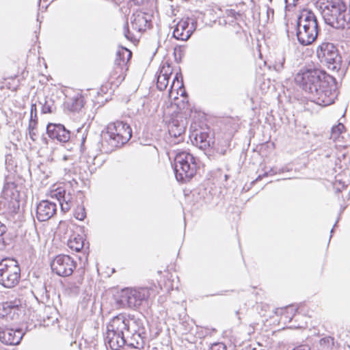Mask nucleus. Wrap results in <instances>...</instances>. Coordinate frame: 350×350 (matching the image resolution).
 Returning <instances> with one entry per match:
<instances>
[{
  "label": "nucleus",
  "instance_id": "f257e3e1",
  "mask_svg": "<svg viewBox=\"0 0 350 350\" xmlns=\"http://www.w3.org/2000/svg\"><path fill=\"white\" fill-rule=\"evenodd\" d=\"M329 77L319 69L300 70L295 76V83L310 95L312 100L319 105L327 106L334 103L336 94L332 92L327 80Z\"/></svg>",
  "mask_w": 350,
  "mask_h": 350
},
{
  "label": "nucleus",
  "instance_id": "f03ea898",
  "mask_svg": "<svg viewBox=\"0 0 350 350\" xmlns=\"http://www.w3.org/2000/svg\"><path fill=\"white\" fill-rule=\"evenodd\" d=\"M316 7L326 24L336 29H344L350 21V14L342 0H317Z\"/></svg>",
  "mask_w": 350,
  "mask_h": 350
},
{
  "label": "nucleus",
  "instance_id": "7ed1b4c3",
  "mask_svg": "<svg viewBox=\"0 0 350 350\" xmlns=\"http://www.w3.org/2000/svg\"><path fill=\"white\" fill-rule=\"evenodd\" d=\"M297 38L299 42L307 46L312 44L318 35V23L314 14L304 10L297 19Z\"/></svg>",
  "mask_w": 350,
  "mask_h": 350
},
{
  "label": "nucleus",
  "instance_id": "20e7f679",
  "mask_svg": "<svg viewBox=\"0 0 350 350\" xmlns=\"http://www.w3.org/2000/svg\"><path fill=\"white\" fill-rule=\"evenodd\" d=\"M174 172L178 181H189L196 174L198 165L195 157L186 151H180L174 157Z\"/></svg>",
  "mask_w": 350,
  "mask_h": 350
},
{
  "label": "nucleus",
  "instance_id": "39448f33",
  "mask_svg": "<svg viewBox=\"0 0 350 350\" xmlns=\"http://www.w3.org/2000/svg\"><path fill=\"white\" fill-rule=\"evenodd\" d=\"M107 129L109 135L107 142L111 146V148L106 152H111L114 148L124 145L132 136L131 128L127 123L122 121L109 124Z\"/></svg>",
  "mask_w": 350,
  "mask_h": 350
},
{
  "label": "nucleus",
  "instance_id": "423d86ee",
  "mask_svg": "<svg viewBox=\"0 0 350 350\" xmlns=\"http://www.w3.org/2000/svg\"><path fill=\"white\" fill-rule=\"evenodd\" d=\"M317 55L330 71L338 72L340 69L342 57L332 43L323 42L319 45L317 49Z\"/></svg>",
  "mask_w": 350,
  "mask_h": 350
},
{
  "label": "nucleus",
  "instance_id": "0eeeda50",
  "mask_svg": "<svg viewBox=\"0 0 350 350\" xmlns=\"http://www.w3.org/2000/svg\"><path fill=\"white\" fill-rule=\"evenodd\" d=\"M152 287L139 288H125L121 291L120 302L123 307L136 308L141 306L144 301L154 295Z\"/></svg>",
  "mask_w": 350,
  "mask_h": 350
},
{
  "label": "nucleus",
  "instance_id": "6e6552de",
  "mask_svg": "<svg viewBox=\"0 0 350 350\" xmlns=\"http://www.w3.org/2000/svg\"><path fill=\"white\" fill-rule=\"evenodd\" d=\"M21 269L18 262L6 258L0 262V284L5 288H12L19 282Z\"/></svg>",
  "mask_w": 350,
  "mask_h": 350
},
{
  "label": "nucleus",
  "instance_id": "1a4fd4ad",
  "mask_svg": "<svg viewBox=\"0 0 350 350\" xmlns=\"http://www.w3.org/2000/svg\"><path fill=\"white\" fill-rule=\"evenodd\" d=\"M77 266L76 262L68 255L59 254L51 262L53 272L62 277L72 275Z\"/></svg>",
  "mask_w": 350,
  "mask_h": 350
},
{
  "label": "nucleus",
  "instance_id": "9d476101",
  "mask_svg": "<svg viewBox=\"0 0 350 350\" xmlns=\"http://www.w3.org/2000/svg\"><path fill=\"white\" fill-rule=\"evenodd\" d=\"M24 312L25 306L21 299H15L0 303V317L10 321H18Z\"/></svg>",
  "mask_w": 350,
  "mask_h": 350
},
{
  "label": "nucleus",
  "instance_id": "9b49d317",
  "mask_svg": "<svg viewBox=\"0 0 350 350\" xmlns=\"http://www.w3.org/2000/svg\"><path fill=\"white\" fill-rule=\"evenodd\" d=\"M197 27V21L189 18H182L176 25L173 36L176 40H187Z\"/></svg>",
  "mask_w": 350,
  "mask_h": 350
},
{
  "label": "nucleus",
  "instance_id": "f8f14e48",
  "mask_svg": "<svg viewBox=\"0 0 350 350\" xmlns=\"http://www.w3.org/2000/svg\"><path fill=\"white\" fill-rule=\"evenodd\" d=\"M25 333L21 329L0 327V341L6 345H17L21 341Z\"/></svg>",
  "mask_w": 350,
  "mask_h": 350
},
{
  "label": "nucleus",
  "instance_id": "ddd939ff",
  "mask_svg": "<svg viewBox=\"0 0 350 350\" xmlns=\"http://www.w3.org/2000/svg\"><path fill=\"white\" fill-rule=\"evenodd\" d=\"M46 133L51 139H56L62 143L68 142L70 132L63 124L49 123L46 126Z\"/></svg>",
  "mask_w": 350,
  "mask_h": 350
},
{
  "label": "nucleus",
  "instance_id": "4468645a",
  "mask_svg": "<svg viewBox=\"0 0 350 350\" xmlns=\"http://www.w3.org/2000/svg\"><path fill=\"white\" fill-rule=\"evenodd\" d=\"M56 211L55 203L49 200H42L37 205L36 217L40 221H45L51 219Z\"/></svg>",
  "mask_w": 350,
  "mask_h": 350
},
{
  "label": "nucleus",
  "instance_id": "2eb2a0df",
  "mask_svg": "<svg viewBox=\"0 0 350 350\" xmlns=\"http://www.w3.org/2000/svg\"><path fill=\"white\" fill-rule=\"evenodd\" d=\"M129 319L123 314H120L113 317L107 325V331L124 334L129 332Z\"/></svg>",
  "mask_w": 350,
  "mask_h": 350
},
{
  "label": "nucleus",
  "instance_id": "dca6fc26",
  "mask_svg": "<svg viewBox=\"0 0 350 350\" xmlns=\"http://www.w3.org/2000/svg\"><path fill=\"white\" fill-rule=\"evenodd\" d=\"M131 19L132 29L137 32L145 31L150 24V16L142 12H135Z\"/></svg>",
  "mask_w": 350,
  "mask_h": 350
},
{
  "label": "nucleus",
  "instance_id": "f3484780",
  "mask_svg": "<svg viewBox=\"0 0 350 350\" xmlns=\"http://www.w3.org/2000/svg\"><path fill=\"white\" fill-rule=\"evenodd\" d=\"M106 342L112 350H119L126 343L124 334L109 332L107 330Z\"/></svg>",
  "mask_w": 350,
  "mask_h": 350
},
{
  "label": "nucleus",
  "instance_id": "a211bd4d",
  "mask_svg": "<svg viewBox=\"0 0 350 350\" xmlns=\"http://www.w3.org/2000/svg\"><path fill=\"white\" fill-rule=\"evenodd\" d=\"M127 69V67L114 63L112 70L109 74L108 80L109 83L115 87H118L124 81L125 78V72Z\"/></svg>",
  "mask_w": 350,
  "mask_h": 350
},
{
  "label": "nucleus",
  "instance_id": "6ab92c4d",
  "mask_svg": "<svg viewBox=\"0 0 350 350\" xmlns=\"http://www.w3.org/2000/svg\"><path fill=\"white\" fill-rule=\"evenodd\" d=\"M194 142L197 146L203 150L210 147L213 144L212 138L205 132L196 133L194 137Z\"/></svg>",
  "mask_w": 350,
  "mask_h": 350
},
{
  "label": "nucleus",
  "instance_id": "aec40b11",
  "mask_svg": "<svg viewBox=\"0 0 350 350\" xmlns=\"http://www.w3.org/2000/svg\"><path fill=\"white\" fill-rule=\"evenodd\" d=\"M67 109L71 111H78L83 106V96L77 94L73 97L68 98L66 102Z\"/></svg>",
  "mask_w": 350,
  "mask_h": 350
},
{
  "label": "nucleus",
  "instance_id": "412c9836",
  "mask_svg": "<svg viewBox=\"0 0 350 350\" xmlns=\"http://www.w3.org/2000/svg\"><path fill=\"white\" fill-rule=\"evenodd\" d=\"M131 51L126 48H122L117 51L114 63L127 67V63L131 59Z\"/></svg>",
  "mask_w": 350,
  "mask_h": 350
},
{
  "label": "nucleus",
  "instance_id": "4be33fe9",
  "mask_svg": "<svg viewBox=\"0 0 350 350\" xmlns=\"http://www.w3.org/2000/svg\"><path fill=\"white\" fill-rule=\"evenodd\" d=\"M185 126L180 125L177 121H174L169 126V134L171 137L178 139V142L175 143H179L183 140L182 135L185 133Z\"/></svg>",
  "mask_w": 350,
  "mask_h": 350
},
{
  "label": "nucleus",
  "instance_id": "5701e85b",
  "mask_svg": "<svg viewBox=\"0 0 350 350\" xmlns=\"http://www.w3.org/2000/svg\"><path fill=\"white\" fill-rule=\"evenodd\" d=\"M128 346L141 349L144 348V340L139 333H133L129 338L126 340Z\"/></svg>",
  "mask_w": 350,
  "mask_h": 350
},
{
  "label": "nucleus",
  "instance_id": "b1692460",
  "mask_svg": "<svg viewBox=\"0 0 350 350\" xmlns=\"http://www.w3.org/2000/svg\"><path fill=\"white\" fill-rule=\"evenodd\" d=\"M169 79L170 75L167 73V71L165 70V68H163L157 77V88L161 91L165 90L168 85Z\"/></svg>",
  "mask_w": 350,
  "mask_h": 350
},
{
  "label": "nucleus",
  "instance_id": "393cba45",
  "mask_svg": "<svg viewBox=\"0 0 350 350\" xmlns=\"http://www.w3.org/2000/svg\"><path fill=\"white\" fill-rule=\"evenodd\" d=\"M84 245V241L82 237L77 235L74 236L73 237H71L68 242V246L72 250H75L76 252L81 251V249H83Z\"/></svg>",
  "mask_w": 350,
  "mask_h": 350
},
{
  "label": "nucleus",
  "instance_id": "a878e982",
  "mask_svg": "<svg viewBox=\"0 0 350 350\" xmlns=\"http://www.w3.org/2000/svg\"><path fill=\"white\" fill-rule=\"evenodd\" d=\"M334 345V338L333 337L325 336L319 340L318 349L319 350H333Z\"/></svg>",
  "mask_w": 350,
  "mask_h": 350
},
{
  "label": "nucleus",
  "instance_id": "bb28decb",
  "mask_svg": "<svg viewBox=\"0 0 350 350\" xmlns=\"http://www.w3.org/2000/svg\"><path fill=\"white\" fill-rule=\"evenodd\" d=\"M40 104L42 105V112L43 113H52L54 107V102L51 98L45 97Z\"/></svg>",
  "mask_w": 350,
  "mask_h": 350
},
{
  "label": "nucleus",
  "instance_id": "cd10ccee",
  "mask_svg": "<svg viewBox=\"0 0 350 350\" xmlns=\"http://www.w3.org/2000/svg\"><path fill=\"white\" fill-rule=\"evenodd\" d=\"M12 202L9 201L7 198H2L0 200V213H5L6 212H12L14 211V206H11Z\"/></svg>",
  "mask_w": 350,
  "mask_h": 350
},
{
  "label": "nucleus",
  "instance_id": "c85d7f7f",
  "mask_svg": "<svg viewBox=\"0 0 350 350\" xmlns=\"http://www.w3.org/2000/svg\"><path fill=\"white\" fill-rule=\"evenodd\" d=\"M345 129V126L339 123L338 125L333 126L332 129L331 133V138L334 140H336L339 137L340 134H341Z\"/></svg>",
  "mask_w": 350,
  "mask_h": 350
},
{
  "label": "nucleus",
  "instance_id": "c756f323",
  "mask_svg": "<svg viewBox=\"0 0 350 350\" xmlns=\"http://www.w3.org/2000/svg\"><path fill=\"white\" fill-rule=\"evenodd\" d=\"M74 216L78 220H83L86 217L85 208L81 206H78L75 211Z\"/></svg>",
  "mask_w": 350,
  "mask_h": 350
},
{
  "label": "nucleus",
  "instance_id": "7c9ffc66",
  "mask_svg": "<svg viewBox=\"0 0 350 350\" xmlns=\"http://www.w3.org/2000/svg\"><path fill=\"white\" fill-rule=\"evenodd\" d=\"M284 61L285 59L284 56L282 55H279L273 65L274 69L277 71H280L283 68Z\"/></svg>",
  "mask_w": 350,
  "mask_h": 350
},
{
  "label": "nucleus",
  "instance_id": "2f4dec72",
  "mask_svg": "<svg viewBox=\"0 0 350 350\" xmlns=\"http://www.w3.org/2000/svg\"><path fill=\"white\" fill-rule=\"evenodd\" d=\"M124 35L126 39L131 41L135 40L136 38L133 33H131L129 29L128 23H126V24L124 26Z\"/></svg>",
  "mask_w": 350,
  "mask_h": 350
},
{
  "label": "nucleus",
  "instance_id": "473e14b6",
  "mask_svg": "<svg viewBox=\"0 0 350 350\" xmlns=\"http://www.w3.org/2000/svg\"><path fill=\"white\" fill-rule=\"evenodd\" d=\"M29 119H33L34 120H38L37 108H36V105L35 103H33L31 105L30 118H29Z\"/></svg>",
  "mask_w": 350,
  "mask_h": 350
},
{
  "label": "nucleus",
  "instance_id": "72a5a7b5",
  "mask_svg": "<svg viewBox=\"0 0 350 350\" xmlns=\"http://www.w3.org/2000/svg\"><path fill=\"white\" fill-rule=\"evenodd\" d=\"M210 350H226V347L222 342H217L211 345Z\"/></svg>",
  "mask_w": 350,
  "mask_h": 350
},
{
  "label": "nucleus",
  "instance_id": "f704fd0d",
  "mask_svg": "<svg viewBox=\"0 0 350 350\" xmlns=\"http://www.w3.org/2000/svg\"><path fill=\"white\" fill-rule=\"evenodd\" d=\"M346 185L345 183L341 182L340 180H336L334 183V188L336 189V192H340L342 189L346 187Z\"/></svg>",
  "mask_w": 350,
  "mask_h": 350
},
{
  "label": "nucleus",
  "instance_id": "c9c22d12",
  "mask_svg": "<svg viewBox=\"0 0 350 350\" xmlns=\"http://www.w3.org/2000/svg\"><path fill=\"white\" fill-rule=\"evenodd\" d=\"M71 203L72 202H68V201H66L64 203L59 201V204L61 205L62 210L64 212L68 211L70 208Z\"/></svg>",
  "mask_w": 350,
  "mask_h": 350
},
{
  "label": "nucleus",
  "instance_id": "e433bc0d",
  "mask_svg": "<svg viewBox=\"0 0 350 350\" xmlns=\"http://www.w3.org/2000/svg\"><path fill=\"white\" fill-rule=\"evenodd\" d=\"M38 124V120H34L33 119H29L28 130H36V126Z\"/></svg>",
  "mask_w": 350,
  "mask_h": 350
},
{
  "label": "nucleus",
  "instance_id": "4c0bfd02",
  "mask_svg": "<svg viewBox=\"0 0 350 350\" xmlns=\"http://www.w3.org/2000/svg\"><path fill=\"white\" fill-rule=\"evenodd\" d=\"M29 135L32 141L35 142L37 139L38 133L36 129L32 131L29 130Z\"/></svg>",
  "mask_w": 350,
  "mask_h": 350
},
{
  "label": "nucleus",
  "instance_id": "58836bf2",
  "mask_svg": "<svg viewBox=\"0 0 350 350\" xmlns=\"http://www.w3.org/2000/svg\"><path fill=\"white\" fill-rule=\"evenodd\" d=\"M5 226L0 222V235L5 232Z\"/></svg>",
  "mask_w": 350,
  "mask_h": 350
},
{
  "label": "nucleus",
  "instance_id": "ea45409f",
  "mask_svg": "<svg viewBox=\"0 0 350 350\" xmlns=\"http://www.w3.org/2000/svg\"><path fill=\"white\" fill-rule=\"evenodd\" d=\"M229 15L236 18L237 15H239V14L236 12L234 10H231L229 12Z\"/></svg>",
  "mask_w": 350,
  "mask_h": 350
},
{
  "label": "nucleus",
  "instance_id": "a19ab883",
  "mask_svg": "<svg viewBox=\"0 0 350 350\" xmlns=\"http://www.w3.org/2000/svg\"><path fill=\"white\" fill-rule=\"evenodd\" d=\"M298 0H285L286 3H288L290 4H293V5H295V3Z\"/></svg>",
  "mask_w": 350,
  "mask_h": 350
},
{
  "label": "nucleus",
  "instance_id": "79ce46f5",
  "mask_svg": "<svg viewBox=\"0 0 350 350\" xmlns=\"http://www.w3.org/2000/svg\"><path fill=\"white\" fill-rule=\"evenodd\" d=\"M217 152H219V154H225V153H226V150H224V149H221V150H219V149H218V150H217Z\"/></svg>",
  "mask_w": 350,
  "mask_h": 350
},
{
  "label": "nucleus",
  "instance_id": "37998d69",
  "mask_svg": "<svg viewBox=\"0 0 350 350\" xmlns=\"http://www.w3.org/2000/svg\"><path fill=\"white\" fill-rule=\"evenodd\" d=\"M64 198V202H66V201H68V202H72L70 200V198L68 196V197H66L65 196L63 197Z\"/></svg>",
  "mask_w": 350,
  "mask_h": 350
},
{
  "label": "nucleus",
  "instance_id": "c03bdc74",
  "mask_svg": "<svg viewBox=\"0 0 350 350\" xmlns=\"http://www.w3.org/2000/svg\"><path fill=\"white\" fill-rule=\"evenodd\" d=\"M69 158H68V156H66V155H64V157H63V160L64 161H66L68 160Z\"/></svg>",
  "mask_w": 350,
  "mask_h": 350
},
{
  "label": "nucleus",
  "instance_id": "a18cd8bd",
  "mask_svg": "<svg viewBox=\"0 0 350 350\" xmlns=\"http://www.w3.org/2000/svg\"><path fill=\"white\" fill-rule=\"evenodd\" d=\"M293 350H305V349H302L301 347H299V348H296Z\"/></svg>",
  "mask_w": 350,
  "mask_h": 350
},
{
  "label": "nucleus",
  "instance_id": "49530a36",
  "mask_svg": "<svg viewBox=\"0 0 350 350\" xmlns=\"http://www.w3.org/2000/svg\"><path fill=\"white\" fill-rule=\"evenodd\" d=\"M176 77H175L174 79H176ZM174 83H175V79H174V81H173V83H172V85L171 88H172V86L174 85Z\"/></svg>",
  "mask_w": 350,
  "mask_h": 350
},
{
  "label": "nucleus",
  "instance_id": "de8ad7c7",
  "mask_svg": "<svg viewBox=\"0 0 350 350\" xmlns=\"http://www.w3.org/2000/svg\"><path fill=\"white\" fill-rule=\"evenodd\" d=\"M228 178V175H225V180H227Z\"/></svg>",
  "mask_w": 350,
  "mask_h": 350
},
{
  "label": "nucleus",
  "instance_id": "09e8293b",
  "mask_svg": "<svg viewBox=\"0 0 350 350\" xmlns=\"http://www.w3.org/2000/svg\"><path fill=\"white\" fill-rule=\"evenodd\" d=\"M260 178V176H258V178H256V180Z\"/></svg>",
  "mask_w": 350,
  "mask_h": 350
}]
</instances>
